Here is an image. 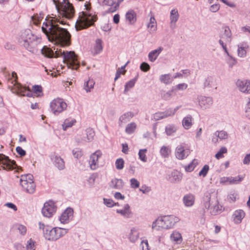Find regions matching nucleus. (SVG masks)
<instances>
[{"instance_id":"nucleus-1","label":"nucleus","mask_w":250,"mask_h":250,"mask_svg":"<svg viewBox=\"0 0 250 250\" xmlns=\"http://www.w3.org/2000/svg\"><path fill=\"white\" fill-rule=\"evenodd\" d=\"M18 42L21 45L32 53L36 54L40 50L42 55L47 58H57L62 56L63 61L66 62L69 67L77 69L80 66L77 56L74 52H65L61 49L59 50L58 48L54 52L47 46L39 48L41 38L32 34L30 29H27L21 32Z\"/></svg>"},{"instance_id":"nucleus-2","label":"nucleus","mask_w":250,"mask_h":250,"mask_svg":"<svg viewBox=\"0 0 250 250\" xmlns=\"http://www.w3.org/2000/svg\"><path fill=\"white\" fill-rule=\"evenodd\" d=\"M57 23L64 25L66 22L57 18L43 22L42 29L48 40L54 42L60 47L68 46L70 44L71 35L65 28L59 27Z\"/></svg>"},{"instance_id":"nucleus-3","label":"nucleus","mask_w":250,"mask_h":250,"mask_svg":"<svg viewBox=\"0 0 250 250\" xmlns=\"http://www.w3.org/2000/svg\"><path fill=\"white\" fill-rule=\"evenodd\" d=\"M179 220V218L174 215L164 216L153 222L152 228L157 231L171 229Z\"/></svg>"},{"instance_id":"nucleus-4","label":"nucleus","mask_w":250,"mask_h":250,"mask_svg":"<svg viewBox=\"0 0 250 250\" xmlns=\"http://www.w3.org/2000/svg\"><path fill=\"white\" fill-rule=\"evenodd\" d=\"M97 19L96 16L92 15V14L87 13L86 12H82L76 22L75 28L76 30H81L92 26Z\"/></svg>"},{"instance_id":"nucleus-5","label":"nucleus","mask_w":250,"mask_h":250,"mask_svg":"<svg viewBox=\"0 0 250 250\" xmlns=\"http://www.w3.org/2000/svg\"><path fill=\"white\" fill-rule=\"evenodd\" d=\"M12 77L15 78V80L12 82L13 84L11 90L13 93H16L18 95L27 97H32L33 93L32 91L29 89H27L25 87H23L21 83H19L17 81V74L15 72L12 73Z\"/></svg>"},{"instance_id":"nucleus-6","label":"nucleus","mask_w":250,"mask_h":250,"mask_svg":"<svg viewBox=\"0 0 250 250\" xmlns=\"http://www.w3.org/2000/svg\"><path fill=\"white\" fill-rule=\"evenodd\" d=\"M67 106L66 103L61 98L55 99L50 104L51 110L55 115H58L66 110Z\"/></svg>"},{"instance_id":"nucleus-7","label":"nucleus","mask_w":250,"mask_h":250,"mask_svg":"<svg viewBox=\"0 0 250 250\" xmlns=\"http://www.w3.org/2000/svg\"><path fill=\"white\" fill-rule=\"evenodd\" d=\"M56 208L55 206L54 202L52 201H49L44 204L42 212L44 216L50 218L56 212Z\"/></svg>"},{"instance_id":"nucleus-8","label":"nucleus","mask_w":250,"mask_h":250,"mask_svg":"<svg viewBox=\"0 0 250 250\" xmlns=\"http://www.w3.org/2000/svg\"><path fill=\"white\" fill-rule=\"evenodd\" d=\"M0 163L3 166L4 169L9 170L15 168L17 166L15 161L11 160L3 154H0Z\"/></svg>"},{"instance_id":"nucleus-9","label":"nucleus","mask_w":250,"mask_h":250,"mask_svg":"<svg viewBox=\"0 0 250 250\" xmlns=\"http://www.w3.org/2000/svg\"><path fill=\"white\" fill-rule=\"evenodd\" d=\"M197 99L199 105L203 109L209 108L213 104L212 98L210 97L200 95L198 97Z\"/></svg>"},{"instance_id":"nucleus-10","label":"nucleus","mask_w":250,"mask_h":250,"mask_svg":"<svg viewBox=\"0 0 250 250\" xmlns=\"http://www.w3.org/2000/svg\"><path fill=\"white\" fill-rule=\"evenodd\" d=\"M102 155V153L100 150H97L91 155L89 164L91 169L95 170L98 167V160Z\"/></svg>"},{"instance_id":"nucleus-11","label":"nucleus","mask_w":250,"mask_h":250,"mask_svg":"<svg viewBox=\"0 0 250 250\" xmlns=\"http://www.w3.org/2000/svg\"><path fill=\"white\" fill-rule=\"evenodd\" d=\"M24 178H26V177H22L21 178L20 182L21 187L27 193L30 194L33 193L36 189L35 183L34 182H30L24 180Z\"/></svg>"},{"instance_id":"nucleus-12","label":"nucleus","mask_w":250,"mask_h":250,"mask_svg":"<svg viewBox=\"0 0 250 250\" xmlns=\"http://www.w3.org/2000/svg\"><path fill=\"white\" fill-rule=\"evenodd\" d=\"M73 209L71 208H67L61 214L60 217V221L62 223H68L70 220H72L73 215Z\"/></svg>"},{"instance_id":"nucleus-13","label":"nucleus","mask_w":250,"mask_h":250,"mask_svg":"<svg viewBox=\"0 0 250 250\" xmlns=\"http://www.w3.org/2000/svg\"><path fill=\"white\" fill-rule=\"evenodd\" d=\"M189 154V151L186 149L183 145H178L175 149V156L179 160L185 159Z\"/></svg>"},{"instance_id":"nucleus-14","label":"nucleus","mask_w":250,"mask_h":250,"mask_svg":"<svg viewBox=\"0 0 250 250\" xmlns=\"http://www.w3.org/2000/svg\"><path fill=\"white\" fill-rule=\"evenodd\" d=\"M63 6L62 9L63 16L67 19H71L74 15V9L72 4L68 0Z\"/></svg>"},{"instance_id":"nucleus-15","label":"nucleus","mask_w":250,"mask_h":250,"mask_svg":"<svg viewBox=\"0 0 250 250\" xmlns=\"http://www.w3.org/2000/svg\"><path fill=\"white\" fill-rule=\"evenodd\" d=\"M236 85L241 92L250 93V81L238 80L236 82Z\"/></svg>"},{"instance_id":"nucleus-16","label":"nucleus","mask_w":250,"mask_h":250,"mask_svg":"<svg viewBox=\"0 0 250 250\" xmlns=\"http://www.w3.org/2000/svg\"><path fill=\"white\" fill-rule=\"evenodd\" d=\"M50 159L54 165L60 170H63L65 168V163L63 160L59 156L51 154Z\"/></svg>"},{"instance_id":"nucleus-17","label":"nucleus","mask_w":250,"mask_h":250,"mask_svg":"<svg viewBox=\"0 0 250 250\" xmlns=\"http://www.w3.org/2000/svg\"><path fill=\"white\" fill-rule=\"evenodd\" d=\"M183 177V174L178 170H174L169 175V180L172 183H179Z\"/></svg>"},{"instance_id":"nucleus-18","label":"nucleus","mask_w":250,"mask_h":250,"mask_svg":"<svg viewBox=\"0 0 250 250\" xmlns=\"http://www.w3.org/2000/svg\"><path fill=\"white\" fill-rule=\"evenodd\" d=\"M245 216V213L242 209L236 210L232 214L234 223L236 224H240Z\"/></svg>"},{"instance_id":"nucleus-19","label":"nucleus","mask_w":250,"mask_h":250,"mask_svg":"<svg viewBox=\"0 0 250 250\" xmlns=\"http://www.w3.org/2000/svg\"><path fill=\"white\" fill-rule=\"evenodd\" d=\"M231 32L228 26L224 28L223 32L221 33L219 37L220 39L224 40L226 43H230L231 41Z\"/></svg>"},{"instance_id":"nucleus-20","label":"nucleus","mask_w":250,"mask_h":250,"mask_svg":"<svg viewBox=\"0 0 250 250\" xmlns=\"http://www.w3.org/2000/svg\"><path fill=\"white\" fill-rule=\"evenodd\" d=\"M183 202L186 207H191L195 203V196L191 193L185 195L183 198Z\"/></svg>"},{"instance_id":"nucleus-21","label":"nucleus","mask_w":250,"mask_h":250,"mask_svg":"<svg viewBox=\"0 0 250 250\" xmlns=\"http://www.w3.org/2000/svg\"><path fill=\"white\" fill-rule=\"evenodd\" d=\"M124 186V183L121 179H113L109 184V187L111 188L121 189Z\"/></svg>"},{"instance_id":"nucleus-22","label":"nucleus","mask_w":250,"mask_h":250,"mask_svg":"<svg viewBox=\"0 0 250 250\" xmlns=\"http://www.w3.org/2000/svg\"><path fill=\"white\" fill-rule=\"evenodd\" d=\"M134 116L133 113L131 111L125 112L120 116L119 119V124L121 125L122 124H125L129 122Z\"/></svg>"},{"instance_id":"nucleus-23","label":"nucleus","mask_w":250,"mask_h":250,"mask_svg":"<svg viewBox=\"0 0 250 250\" xmlns=\"http://www.w3.org/2000/svg\"><path fill=\"white\" fill-rule=\"evenodd\" d=\"M43 236L46 240L52 241H56L53 228L50 226H47L46 229L44 230Z\"/></svg>"},{"instance_id":"nucleus-24","label":"nucleus","mask_w":250,"mask_h":250,"mask_svg":"<svg viewBox=\"0 0 250 250\" xmlns=\"http://www.w3.org/2000/svg\"><path fill=\"white\" fill-rule=\"evenodd\" d=\"M116 212L126 218L130 217L132 214L130 209V206L127 204L125 205L124 208L122 209H117Z\"/></svg>"},{"instance_id":"nucleus-25","label":"nucleus","mask_w":250,"mask_h":250,"mask_svg":"<svg viewBox=\"0 0 250 250\" xmlns=\"http://www.w3.org/2000/svg\"><path fill=\"white\" fill-rule=\"evenodd\" d=\"M170 240L176 243L180 244L182 242V237L181 234L177 230H174L170 234Z\"/></svg>"},{"instance_id":"nucleus-26","label":"nucleus","mask_w":250,"mask_h":250,"mask_svg":"<svg viewBox=\"0 0 250 250\" xmlns=\"http://www.w3.org/2000/svg\"><path fill=\"white\" fill-rule=\"evenodd\" d=\"M193 119L191 115H188L182 120V125L186 129H188L192 125Z\"/></svg>"},{"instance_id":"nucleus-27","label":"nucleus","mask_w":250,"mask_h":250,"mask_svg":"<svg viewBox=\"0 0 250 250\" xmlns=\"http://www.w3.org/2000/svg\"><path fill=\"white\" fill-rule=\"evenodd\" d=\"M163 50V48L161 47H159L157 49H155L151 51L148 54V57L149 61L151 62H154L161 53Z\"/></svg>"},{"instance_id":"nucleus-28","label":"nucleus","mask_w":250,"mask_h":250,"mask_svg":"<svg viewBox=\"0 0 250 250\" xmlns=\"http://www.w3.org/2000/svg\"><path fill=\"white\" fill-rule=\"evenodd\" d=\"M211 193L206 192L203 197L202 203L205 208L208 209L210 207Z\"/></svg>"},{"instance_id":"nucleus-29","label":"nucleus","mask_w":250,"mask_h":250,"mask_svg":"<svg viewBox=\"0 0 250 250\" xmlns=\"http://www.w3.org/2000/svg\"><path fill=\"white\" fill-rule=\"evenodd\" d=\"M248 47L247 43H242L238 45L237 53L239 57L244 58L246 56L247 52L246 49Z\"/></svg>"},{"instance_id":"nucleus-30","label":"nucleus","mask_w":250,"mask_h":250,"mask_svg":"<svg viewBox=\"0 0 250 250\" xmlns=\"http://www.w3.org/2000/svg\"><path fill=\"white\" fill-rule=\"evenodd\" d=\"M139 237V232L137 229L133 228L129 234V239L132 242H135Z\"/></svg>"},{"instance_id":"nucleus-31","label":"nucleus","mask_w":250,"mask_h":250,"mask_svg":"<svg viewBox=\"0 0 250 250\" xmlns=\"http://www.w3.org/2000/svg\"><path fill=\"white\" fill-rule=\"evenodd\" d=\"M159 80L160 82L166 84H169L173 81V78L171 77L170 74L161 75L160 76Z\"/></svg>"},{"instance_id":"nucleus-32","label":"nucleus","mask_w":250,"mask_h":250,"mask_svg":"<svg viewBox=\"0 0 250 250\" xmlns=\"http://www.w3.org/2000/svg\"><path fill=\"white\" fill-rule=\"evenodd\" d=\"M177 130V126L173 124H169L165 127V132L168 136L173 135Z\"/></svg>"},{"instance_id":"nucleus-33","label":"nucleus","mask_w":250,"mask_h":250,"mask_svg":"<svg viewBox=\"0 0 250 250\" xmlns=\"http://www.w3.org/2000/svg\"><path fill=\"white\" fill-rule=\"evenodd\" d=\"M103 49L102 41L101 39L96 40L94 46V54L97 55L100 53L102 51Z\"/></svg>"},{"instance_id":"nucleus-34","label":"nucleus","mask_w":250,"mask_h":250,"mask_svg":"<svg viewBox=\"0 0 250 250\" xmlns=\"http://www.w3.org/2000/svg\"><path fill=\"white\" fill-rule=\"evenodd\" d=\"M76 122V121L75 119H65L62 125L63 130H66L68 128L72 126Z\"/></svg>"},{"instance_id":"nucleus-35","label":"nucleus","mask_w":250,"mask_h":250,"mask_svg":"<svg viewBox=\"0 0 250 250\" xmlns=\"http://www.w3.org/2000/svg\"><path fill=\"white\" fill-rule=\"evenodd\" d=\"M179 18V14L177 10L172 9L170 11V19L171 21V24H175L178 21Z\"/></svg>"},{"instance_id":"nucleus-36","label":"nucleus","mask_w":250,"mask_h":250,"mask_svg":"<svg viewBox=\"0 0 250 250\" xmlns=\"http://www.w3.org/2000/svg\"><path fill=\"white\" fill-rule=\"evenodd\" d=\"M198 164V161L194 159L188 166L185 167V170L187 172H191L194 170V169Z\"/></svg>"},{"instance_id":"nucleus-37","label":"nucleus","mask_w":250,"mask_h":250,"mask_svg":"<svg viewBox=\"0 0 250 250\" xmlns=\"http://www.w3.org/2000/svg\"><path fill=\"white\" fill-rule=\"evenodd\" d=\"M125 17L130 24H133L136 21V14L133 11L127 12Z\"/></svg>"},{"instance_id":"nucleus-38","label":"nucleus","mask_w":250,"mask_h":250,"mask_svg":"<svg viewBox=\"0 0 250 250\" xmlns=\"http://www.w3.org/2000/svg\"><path fill=\"white\" fill-rule=\"evenodd\" d=\"M136 127V124L134 122L128 124L126 126L125 132L128 134H131L135 131Z\"/></svg>"},{"instance_id":"nucleus-39","label":"nucleus","mask_w":250,"mask_h":250,"mask_svg":"<svg viewBox=\"0 0 250 250\" xmlns=\"http://www.w3.org/2000/svg\"><path fill=\"white\" fill-rule=\"evenodd\" d=\"M147 27L150 28V30L153 31L156 30V21L153 15H151L150 18L149 22L147 25Z\"/></svg>"},{"instance_id":"nucleus-40","label":"nucleus","mask_w":250,"mask_h":250,"mask_svg":"<svg viewBox=\"0 0 250 250\" xmlns=\"http://www.w3.org/2000/svg\"><path fill=\"white\" fill-rule=\"evenodd\" d=\"M94 84L95 83L92 79H89L87 81L84 83V88L86 92L90 91L91 89H92L94 87Z\"/></svg>"},{"instance_id":"nucleus-41","label":"nucleus","mask_w":250,"mask_h":250,"mask_svg":"<svg viewBox=\"0 0 250 250\" xmlns=\"http://www.w3.org/2000/svg\"><path fill=\"white\" fill-rule=\"evenodd\" d=\"M213 135L218 136L220 140H225L228 137V133L224 130L216 131L213 133Z\"/></svg>"},{"instance_id":"nucleus-42","label":"nucleus","mask_w":250,"mask_h":250,"mask_svg":"<svg viewBox=\"0 0 250 250\" xmlns=\"http://www.w3.org/2000/svg\"><path fill=\"white\" fill-rule=\"evenodd\" d=\"M86 139L87 141H91L95 136V132L91 128H88L85 130Z\"/></svg>"},{"instance_id":"nucleus-43","label":"nucleus","mask_w":250,"mask_h":250,"mask_svg":"<svg viewBox=\"0 0 250 250\" xmlns=\"http://www.w3.org/2000/svg\"><path fill=\"white\" fill-rule=\"evenodd\" d=\"M147 152L146 149H140L138 153L139 159L143 162H146L147 161V157L146 155Z\"/></svg>"},{"instance_id":"nucleus-44","label":"nucleus","mask_w":250,"mask_h":250,"mask_svg":"<svg viewBox=\"0 0 250 250\" xmlns=\"http://www.w3.org/2000/svg\"><path fill=\"white\" fill-rule=\"evenodd\" d=\"M170 152V150L168 147L166 146H163L160 150L161 156L164 158L168 157Z\"/></svg>"},{"instance_id":"nucleus-45","label":"nucleus","mask_w":250,"mask_h":250,"mask_svg":"<svg viewBox=\"0 0 250 250\" xmlns=\"http://www.w3.org/2000/svg\"><path fill=\"white\" fill-rule=\"evenodd\" d=\"M244 178V176L243 175H238L235 177L231 176V185L238 184L243 180Z\"/></svg>"},{"instance_id":"nucleus-46","label":"nucleus","mask_w":250,"mask_h":250,"mask_svg":"<svg viewBox=\"0 0 250 250\" xmlns=\"http://www.w3.org/2000/svg\"><path fill=\"white\" fill-rule=\"evenodd\" d=\"M174 92V90H173L172 88L171 90L166 92L164 91L163 93H162L161 95L163 99H164L165 100H169L172 96V93Z\"/></svg>"},{"instance_id":"nucleus-47","label":"nucleus","mask_w":250,"mask_h":250,"mask_svg":"<svg viewBox=\"0 0 250 250\" xmlns=\"http://www.w3.org/2000/svg\"><path fill=\"white\" fill-rule=\"evenodd\" d=\"M227 152V148L225 146L220 148L219 151L215 154V157L217 159H220L224 157L223 154Z\"/></svg>"},{"instance_id":"nucleus-48","label":"nucleus","mask_w":250,"mask_h":250,"mask_svg":"<svg viewBox=\"0 0 250 250\" xmlns=\"http://www.w3.org/2000/svg\"><path fill=\"white\" fill-rule=\"evenodd\" d=\"M135 83H136V79H132V80H130L129 81H128L127 83H126L125 86L124 92L126 93V92H127L128 91V90L130 88H132L134 86Z\"/></svg>"},{"instance_id":"nucleus-49","label":"nucleus","mask_w":250,"mask_h":250,"mask_svg":"<svg viewBox=\"0 0 250 250\" xmlns=\"http://www.w3.org/2000/svg\"><path fill=\"white\" fill-rule=\"evenodd\" d=\"M35 243V242L32 239L28 240L26 245V250H35L36 248Z\"/></svg>"},{"instance_id":"nucleus-50","label":"nucleus","mask_w":250,"mask_h":250,"mask_svg":"<svg viewBox=\"0 0 250 250\" xmlns=\"http://www.w3.org/2000/svg\"><path fill=\"white\" fill-rule=\"evenodd\" d=\"M124 161L122 158L117 159L115 162L116 168L118 170H121L124 167Z\"/></svg>"},{"instance_id":"nucleus-51","label":"nucleus","mask_w":250,"mask_h":250,"mask_svg":"<svg viewBox=\"0 0 250 250\" xmlns=\"http://www.w3.org/2000/svg\"><path fill=\"white\" fill-rule=\"evenodd\" d=\"M188 87V84L186 83H179L175 86H173L172 88L174 91L176 90H184L187 89Z\"/></svg>"},{"instance_id":"nucleus-52","label":"nucleus","mask_w":250,"mask_h":250,"mask_svg":"<svg viewBox=\"0 0 250 250\" xmlns=\"http://www.w3.org/2000/svg\"><path fill=\"white\" fill-rule=\"evenodd\" d=\"M104 204L108 208H111L114 206L118 205V203H114L113 200L106 198H104Z\"/></svg>"},{"instance_id":"nucleus-53","label":"nucleus","mask_w":250,"mask_h":250,"mask_svg":"<svg viewBox=\"0 0 250 250\" xmlns=\"http://www.w3.org/2000/svg\"><path fill=\"white\" fill-rule=\"evenodd\" d=\"M208 170L209 166L207 165H205L199 172V175L200 176H202L203 177H205L207 175Z\"/></svg>"},{"instance_id":"nucleus-54","label":"nucleus","mask_w":250,"mask_h":250,"mask_svg":"<svg viewBox=\"0 0 250 250\" xmlns=\"http://www.w3.org/2000/svg\"><path fill=\"white\" fill-rule=\"evenodd\" d=\"M130 187L132 188H137L140 186L139 182L135 178H132L130 180Z\"/></svg>"},{"instance_id":"nucleus-55","label":"nucleus","mask_w":250,"mask_h":250,"mask_svg":"<svg viewBox=\"0 0 250 250\" xmlns=\"http://www.w3.org/2000/svg\"><path fill=\"white\" fill-rule=\"evenodd\" d=\"M209 209L210 210L209 211L210 214L212 215H216L220 210L219 209V205L217 204L215 205L213 208L210 207Z\"/></svg>"},{"instance_id":"nucleus-56","label":"nucleus","mask_w":250,"mask_h":250,"mask_svg":"<svg viewBox=\"0 0 250 250\" xmlns=\"http://www.w3.org/2000/svg\"><path fill=\"white\" fill-rule=\"evenodd\" d=\"M124 0H118V2L114 4V6L112 7H109L107 9V11L109 13H113L116 11L117 8L119 7L120 3L122 2Z\"/></svg>"},{"instance_id":"nucleus-57","label":"nucleus","mask_w":250,"mask_h":250,"mask_svg":"<svg viewBox=\"0 0 250 250\" xmlns=\"http://www.w3.org/2000/svg\"><path fill=\"white\" fill-rule=\"evenodd\" d=\"M212 83V78L211 77H208L205 79L204 82V87H210L211 83Z\"/></svg>"},{"instance_id":"nucleus-58","label":"nucleus","mask_w":250,"mask_h":250,"mask_svg":"<svg viewBox=\"0 0 250 250\" xmlns=\"http://www.w3.org/2000/svg\"><path fill=\"white\" fill-rule=\"evenodd\" d=\"M246 116L250 119V99H248L245 107Z\"/></svg>"},{"instance_id":"nucleus-59","label":"nucleus","mask_w":250,"mask_h":250,"mask_svg":"<svg viewBox=\"0 0 250 250\" xmlns=\"http://www.w3.org/2000/svg\"><path fill=\"white\" fill-rule=\"evenodd\" d=\"M33 90L34 93L38 94V96H40V93H42V87L41 85H35L33 86Z\"/></svg>"},{"instance_id":"nucleus-60","label":"nucleus","mask_w":250,"mask_h":250,"mask_svg":"<svg viewBox=\"0 0 250 250\" xmlns=\"http://www.w3.org/2000/svg\"><path fill=\"white\" fill-rule=\"evenodd\" d=\"M140 67L141 70L144 72H147L150 68L149 65L146 62H142L141 64Z\"/></svg>"},{"instance_id":"nucleus-61","label":"nucleus","mask_w":250,"mask_h":250,"mask_svg":"<svg viewBox=\"0 0 250 250\" xmlns=\"http://www.w3.org/2000/svg\"><path fill=\"white\" fill-rule=\"evenodd\" d=\"M161 113V115H162L163 119L167 118L170 116H173V112L169 109V108L167 109L164 112H160Z\"/></svg>"},{"instance_id":"nucleus-62","label":"nucleus","mask_w":250,"mask_h":250,"mask_svg":"<svg viewBox=\"0 0 250 250\" xmlns=\"http://www.w3.org/2000/svg\"><path fill=\"white\" fill-rule=\"evenodd\" d=\"M237 63V61L232 56H230L227 61V63L229 67H232Z\"/></svg>"},{"instance_id":"nucleus-63","label":"nucleus","mask_w":250,"mask_h":250,"mask_svg":"<svg viewBox=\"0 0 250 250\" xmlns=\"http://www.w3.org/2000/svg\"><path fill=\"white\" fill-rule=\"evenodd\" d=\"M103 5L112 7L116 4L115 0H104Z\"/></svg>"},{"instance_id":"nucleus-64","label":"nucleus","mask_w":250,"mask_h":250,"mask_svg":"<svg viewBox=\"0 0 250 250\" xmlns=\"http://www.w3.org/2000/svg\"><path fill=\"white\" fill-rule=\"evenodd\" d=\"M72 153L74 157L77 159L80 158L82 156V152L81 150L78 148L73 150Z\"/></svg>"}]
</instances>
